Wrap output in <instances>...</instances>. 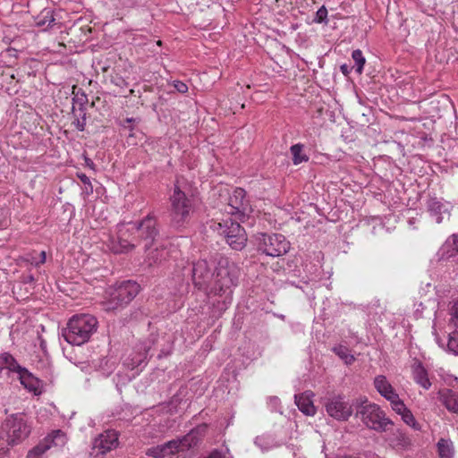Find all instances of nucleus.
<instances>
[{
	"label": "nucleus",
	"instance_id": "nucleus-1",
	"mask_svg": "<svg viewBox=\"0 0 458 458\" xmlns=\"http://www.w3.org/2000/svg\"><path fill=\"white\" fill-rule=\"evenodd\" d=\"M97 328L98 320L94 316L84 313L76 314L69 319L62 335L67 343L72 345H81L89 340Z\"/></svg>",
	"mask_w": 458,
	"mask_h": 458
},
{
	"label": "nucleus",
	"instance_id": "nucleus-2",
	"mask_svg": "<svg viewBox=\"0 0 458 458\" xmlns=\"http://www.w3.org/2000/svg\"><path fill=\"white\" fill-rule=\"evenodd\" d=\"M356 409V417L360 418L367 428L377 432H386L394 422L386 417L380 407L369 403L367 398H359L353 402Z\"/></svg>",
	"mask_w": 458,
	"mask_h": 458
},
{
	"label": "nucleus",
	"instance_id": "nucleus-3",
	"mask_svg": "<svg viewBox=\"0 0 458 458\" xmlns=\"http://www.w3.org/2000/svg\"><path fill=\"white\" fill-rule=\"evenodd\" d=\"M170 203L169 225L172 228L182 231L191 221V214L193 210L192 200L187 197L185 192L177 184H174V192L170 197Z\"/></svg>",
	"mask_w": 458,
	"mask_h": 458
},
{
	"label": "nucleus",
	"instance_id": "nucleus-4",
	"mask_svg": "<svg viewBox=\"0 0 458 458\" xmlns=\"http://www.w3.org/2000/svg\"><path fill=\"white\" fill-rule=\"evenodd\" d=\"M140 285L134 280H123L108 289L107 310L127 306L140 292Z\"/></svg>",
	"mask_w": 458,
	"mask_h": 458
},
{
	"label": "nucleus",
	"instance_id": "nucleus-5",
	"mask_svg": "<svg viewBox=\"0 0 458 458\" xmlns=\"http://www.w3.org/2000/svg\"><path fill=\"white\" fill-rule=\"evenodd\" d=\"M130 224L138 232L140 240L144 242L145 250H149L156 246L160 238L161 225L154 211H150L141 220L131 222Z\"/></svg>",
	"mask_w": 458,
	"mask_h": 458
},
{
	"label": "nucleus",
	"instance_id": "nucleus-6",
	"mask_svg": "<svg viewBox=\"0 0 458 458\" xmlns=\"http://www.w3.org/2000/svg\"><path fill=\"white\" fill-rule=\"evenodd\" d=\"M7 435L8 445H17L25 440L30 434L31 426L22 412L9 415L2 425Z\"/></svg>",
	"mask_w": 458,
	"mask_h": 458
},
{
	"label": "nucleus",
	"instance_id": "nucleus-7",
	"mask_svg": "<svg viewBox=\"0 0 458 458\" xmlns=\"http://www.w3.org/2000/svg\"><path fill=\"white\" fill-rule=\"evenodd\" d=\"M255 239L257 251L269 257H280L290 249L289 242L280 233H260L255 235Z\"/></svg>",
	"mask_w": 458,
	"mask_h": 458
},
{
	"label": "nucleus",
	"instance_id": "nucleus-8",
	"mask_svg": "<svg viewBox=\"0 0 458 458\" xmlns=\"http://www.w3.org/2000/svg\"><path fill=\"white\" fill-rule=\"evenodd\" d=\"M237 281V267L234 264H230L227 259L220 260L218 267L214 269V278L210 288L216 294H220L235 285Z\"/></svg>",
	"mask_w": 458,
	"mask_h": 458
},
{
	"label": "nucleus",
	"instance_id": "nucleus-9",
	"mask_svg": "<svg viewBox=\"0 0 458 458\" xmlns=\"http://www.w3.org/2000/svg\"><path fill=\"white\" fill-rule=\"evenodd\" d=\"M220 234L224 235L228 245L235 250H242L247 243L246 232L241 225L232 218L219 223Z\"/></svg>",
	"mask_w": 458,
	"mask_h": 458
},
{
	"label": "nucleus",
	"instance_id": "nucleus-10",
	"mask_svg": "<svg viewBox=\"0 0 458 458\" xmlns=\"http://www.w3.org/2000/svg\"><path fill=\"white\" fill-rule=\"evenodd\" d=\"M324 406L330 417L344 421L352 416L354 405L346 402L343 395L337 394L325 398Z\"/></svg>",
	"mask_w": 458,
	"mask_h": 458
},
{
	"label": "nucleus",
	"instance_id": "nucleus-11",
	"mask_svg": "<svg viewBox=\"0 0 458 458\" xmlns=\"http://www.w3.org/2000/svg\"><path fill=\"white\" fill-rule=\"evenodd\" d=\"M118 434L115 430H106L96 437L92 442L89 456L102 458L118 445Z\"/></svg>",
	"mask_w": 458,
	"mask_h": 458
},
{
	"label": "nucleus",
	"instance_id": "nucleus-12",
	"mask_svg": "<svg viewBox=\"0 0 458 458\" xmlns=\"http://www.w3.org/2000/svg\"><path fill=\"white\" fill-rule=\"evenodd\" d=\"M191 279L199 290H207L212 284L214 269L206 259H199L192 263Z\"/></svg>",
	"mask_w": 458,
	"mask_h": 458
},
{
	"label": "nucleus",
	"instance_id": "nucleus-13",
	"mask_svg": "<svg viewBox=\"0 0 458 458\" xmlns=\"http://www.w3.org/2000/svg\"><path fill=\"white\" fill-rule=\"evenodd\" d=\"M208 430V425L205 423L199 424L194 428H192L188 434L185 436L173 439L174 442L178 445V452L184 453L191 448L196 446L202 437L206 435Z\"/></svg>",
	"mask_w": 458,
	"mask_h": 458
},
{
	"label": "nucleus",
	"instance_id": "nucleus-14",
	"mask_svg": "<svg viewBox=\"0 0 458 458\" xmlns=\"http://www.w3.org/2000/svg\"><path fill=\"white\" fill-rule=\"evenodd\" d=\"M228 205L231 208L229 213L245 216L247 213L251 211L250 200L247 199L246 191L242 188H235L229 196Z\"/></svg>",
	"mask_w": 458,
	"mask_h": 458
},
{
	"label": "nucleus",
	"instance_id": "nucleus-15",
	"mask_svg": "<svg viewBox=\"0 0 458 458\" xmlns=\"http://www.w3.org/2000/svg\"><path fill=\"white\" fill-rule=\"evenodd\" d=\"M146 454L153 458H180L178 445L174 440L148 448Z\"/></svg>",
	"mask_w": 458,
	"mask_h": 458
},
{
	"label": "nucleus",
	"instance_id": "nucleus-16",
	"mask_svg": "<svg viewBox=\"0 0 458 458\" xmlns=\"http://www.w3.org/2000/svg\"><path fill=\"white\" fill-rule=\"evenodd\" d=\"M427 208L431 216L436 217V222L440 224L445 217H450L449 203H443L437 198L431 197L427 201Z\"/></svg>",
	"mask_w": 458,
	"mask_h": 458
},
{
	"label": "nucleus",
	"instance_id": "nucleus-17",
	"mask_svg": "<svg viewBox=\"0 0 458 458\" xmlns=\"http://www.w3.org/2000/svg\"><path fill=\"white\" fill-rule=\"evenodd\" d=\"M18 378L20 380V383L29 392L33 393L35 395H40L42 394V381L39 378L36 377L26 368L23 369V371L18 374Z\"/></svg>",
	"mask_w": 458,
	"mask_h": 458
},
{
	"label": "nucleus",
	"instance_id": "nucleus-18",
	"mask_svg": "<svg viewBox=\"0 0 458 458\" xmlns=\"http://www.w3.org/2000/svg\"><path fill=\"white\" fill-rule=\"evenodd\" d=\"M450 315V323L455 327V329L449 334L447 348L450 352L458 355V300L452 306Z\"/></svg>",
	"mask_w": 458,
	"mask_h": 458
},
{
	"label": "nucleus",
	"instance_id": "nucleus-19",
	"mask_svg": "<svg viewBox=\"0 0 458 458\" xmlns=\"http://www.w3.org/2000/svg\"><path fill=\"white\" fill-rule=\"evenodd\" d=\"M439 401L452 413L458 414V392L444 388L437 393Z\"/></svg>",
	"mask_w": 458,
	"mask_h": 458
},
{
	"label": "nucleus",
	"instance_id": "nucleus-20",
	"mask_svg": "<svg viewBox=\"0 0 458 458\" xmlns=\"http://www.w3.org/2000/svg\"><path fill=\"white\" fill-rule=\"evenodd\" d=\"M374 386L377 391L389 402L392 399H396V395H398L394 387L387 381L386 377L383 375H379L375 377Z\"/></svg>",
	"mask_w": 458,
	"mask_h": 458
},
{
	"label": "nucleus",
	"instance_id": "nucleus-21",
	"mask_svg": "<svg viewBox=\"0 0 458 458\" xmlns=\"http://www.w3.org/2000/svg\"><path fill=\"white\" fill-rule=\"evenodd\" d=\"M412 375L414 381L424 389H428L431 386L428 371L420 361L416 360L412 365Z\"/></svg>",
	"mask_w": 458,
	"mask_h": 458
},
{
	"label": "nucleus",
	"instance_id": "nucleus-22",
	"mask_svg": "<svg viewBox=\"0 0 458 458\" xmlns=\"http://www.w3.org/2000/svg\"><path fill=\"white\" fill-rule=\"evenodd\" d=\"M295 403L299 410L308 416H313L316 413V408L313 402L306 393L301 394H295Z\"/></svg>",
	"mask_w": 458,
	"mask_h": 458
},
{
	"label": "nucleus",
	"instance_id": "nucleus-23",
	"mask_svg": "<svg viewBox=\"0 0 458 458\" xmlns=\"http://www.w3.org/2000/svg\"><path fill=\"white\" fill-rule=\"evenodd\" d=\"M77 89L76 86L72 87V94L75 96L72 98V114L75 115V105L79 106V112L86 111V105L88 103V97L85 94V92L79 89L77 92H75V89Z\"/></svg>",
	"mask_w": 458,
	"mask_h": 458
},
{
	"label": "nucleus",
	"instance_id": "nucleus-24",
	"mask_svg": "<svg viewBox=\"0 0 458 458\" xmlns=\"http://www.w3.org/2000/svg\"><path fill=\"white\" fill-rule=\"evenodd\" d=\"M437 446L440 458H453L454 449L453 442L450 439L440 438Z\"/></svg>",
	"mask_w": 458,
	"mask_h": 458
},
{
	"label": "nucleus",
	"instance_id": "nucleus-25",
	"mask_svg": "<svg viewBox=\"0 0 458 458\" xmlns=\"http://www.w3.org/2000/svg\"><path fill=\"white\" fill-rule=\"evenodd\" d=\"M303 148L304 145L301 143L294 144L290 148L293 165H297L309 160V157L303 153Z\"/></svg>",
	"mask_w": 458,
	"mask_h": 458
},
{
	"label": "nucleus",
	"instance_id": "nucleus-26",
	"mask_svg": "<svg viewBox=\"0 0 458 458\" xmlns=\"http://www.w3.org/2000/svg\"><path fill=\"white\" fill-rule=\"evenodd\" d=\"M134 248V244L131 243L126 239H123L122 236H118L116 241L112 242V250L114 253H123L128 252Z\"/></svg>",
	"mask_w": 458,
	"mask_h": 458
},
{
	"label": "nucleus",
	"instance_id": "nucleus-27",
	"mask_svg": "<svg viewBox=\"0 0 458 458\" xmlns=\"http://www.w3.org/2000/svg\"><path fill=\"white\" fill-rule=\"evenodd\" d=\"M333 352L346 364H352L355 360L354 356L350 353V351L346 346L339 344L333 348Z\"/></svg>",
	"mask_w": 458,
	"mask_h": 458
},
{
	"label": "nucleus",
	"instance_id": "nucleus-28",
	"mask_svg": "<svg viewBox=\"0 0 458 458\" xmlns=\"http://www.w3.org/2000/svg\"><path fill=\"white\" fill-rule=\"evenodd\" d=\"M393 442L400 447H407L411 445V439L400 429L393 433Z\"/></svg>",
	"mask_w": 458,
	"mask_h": 458
},
{
	"label": "nucleus",
	"instance_id": "nucleus-29",
	"mask_svg": "<svg viewBox=\"0 0 458 458\" xmlns=\"http://www.w3.org/2000/svg\"><path fill=\"white\" fill-rule=\"evenodd\" d=\"M352 58L353 59L356 66V72L360 74L363 71V66L366 63V59L363 56L361 50L356 49L352 53Z\"/></svg>",
	"mask_w": 458,
	"mask_h": 458
},
{
	"label": "nucleus",
	"instance_id": "nucleus-30",
	"mask_svg": "<svg viewBox=\"0 0 458 458\" xmlns=\"http://www.w3.org/2000/svg\"><path fill=\"white\" fill-rule=\"evenodd\" d=\"M55 18L51 14L50 11L45 10L41 16L36 18V25L38 27H43L45 25L51 26L55 22Z\"/></svg>",
	"mask_w": 458,
	"mask_h": 458
},
{
	"label": "nucleus",
	"instance_id": "nucleus-31",
	"mask_svg": "<svg viewBox=\"0 0 458 458\" xmlns=\"http://www.w3.org/2000/svg\"><path fill=\"white\" fill-rule=\"evenodd\" d=\"M49 445L47 444H39L33 447L27 454V458H40L47 450Z\"/></svg>",
	"mask_w": 458,
	"mask_h": 458
},
{
	"label": "nucleus",
	"instance_id": "nucleus-32",
	"mask_svg": "<svg viewBox=\"0 0 458 458\" xmlns=\"http://www.w3.org/2000/svg\"><path fill=\"white\" fill-rule=\"evenodd\" d=\"M86 111L80 112L79 115L75 114L74 120L72 124L76 127V129L80 131H84L86 127Z\"/></svg>",
	"mask_w": 458,
	"mask_h": 458
},
{
	"label": "nucleus",
	"instance_id": "nucleus-33",
	"mask_svg": "<svg viewBox=\"0 0 458 458\" xmlns=\"http://www.w3.org/2000/svg\"><path fill=\"white\" fill-rule=\"evenodd\" d=\"M401 416H402V420L407 425L411 426L414 429L420 428L418 422L416 421L413 414L411 413V411L409 409H407L405 411H403V413Z\"/></svg>",
	"mask_w": 458,
	"mask_h": 458
},
{
	"label": "nucleus",
	"instance_id": "nucleus-34",
	"mask_svg": "<svg viewBox=\"0 0 458 458\" xmlns=\"http://www.w3.org/2000/svg\"><path fill=\"white\" fill-rule=\"evenodd\" d=\"M393 410L402 415L408 408L405 406L403 402L400 399L399 395H396V399L390 401Z\"/></svg>",
	"mask_w": 458,
	"mask_h": 458
},
{
	"label": "nucleus",
	"instance_id": "nucleus-35",
	"mask_svg": "<svg viewBox=\"0 0 458 458\" xmlns=\"http://www.w3.org/2000/svg\"><path fill=\"white\" fill-rule=\"evenodd\" d=\"M313 21L316 23H327V10L324 5L316 12Z\"/></svg>",
	"mask_w": 458,
	"mask_h": 458
},
{
	"label": "nucleus",
	"instance_id": "nucleus-36",
	"mask_svg": "<svg viewBox=\"0 0 458 458\" xmlns=\"http://www.w3.org/2000/svg\"><path fill=\"white\" fill-rule=\"evenodd\" d=\"M108 362L109 360L106 357L99 359L97 363L95 360L93 361L95 368L104 370V373L106 371V373L109 374L108 370L111 369V366H108Z\"/></svg>",
	"mask_w": 458,
	"mask_h": 458
},
{
	"label": "nucleus",
	"instance_id": "nucleus-37",
	"mask_svg": "<svg viewBox=\"0 0 458 458\" xmlns=\"http://www.w3.org/2000/svg\"><path fill=\"white\" fill-rule=\"evenodd\" d=\"M35 281L36 279L32 274L22 275L21 276V283L24 284H33Z\"/></svg>",
	"mask_w": 458,
	"mask_h": 458
},
{
	"label": "nucleus",
	"instance_id": "nucleus-38",
	"mask_svg": "<svg viewBox=\"0 0 458 458\" xmlns=\"http://www.w3.org/2000/svg\"><path fill=\"white\" fill-rule=\"evenodd\" d=\"M174 88L177 89V91L181 93H185L188 90V86L182 81H176L174 84Z\"/></svg>",
	"mask_w": 458,
	"mask_h": 458
},
{
	"label": "nucleus",
	"instance_id": "nucleus-39",
	"mask_svg": "<svg viewBox=\"0 0 458 458\" xmlns=\"http://www.w3.org/2000/svg\"><path fill=\"white\" fill-rule=\"evenodd\" d=\"M77 177L84 185H89V183L91 182L89 177L83 173H77Z\"/></svg>",
	"mask_w": 458,
	"mask_h": 458
},
{
	"label": "nucleus",
	"instance_id": "nucleus-40",
	"mask_svg": "<svg viewBox=\"0 0 458 458\" xmlns=\"http://www.w3.org/2000/svg\"><path fill=\"white\" fill-rule=\"evenodd\" d=\"M352 67L346 64H344L340 66V70L342 72V73L345 76H348L350 72L352 71Z\"/></svg>",
	"mask_w": 458,
	"mask_h": 458
},
{
	"label": "nucleus",
	"instance_id": "nucleus-41",
	"mask_svg": "<svg viewBox=\"0 0 458 458\" xmlns=\"http://www.w3.org/2000/svg\"><path fill=\"white\" fill-rule=\"evenodd\" d=\"M46 262V251L40 252V260L38 261H32V264H34L36 267L40 266L41 264H44Z\"/></svg>",
	"mask_w": 458,
	"mask_h": 458
},
{
	"label": "nucleus",
	"instance_id": "nucleus-42",
	"mask_svg": "<svg viewBox=\"0 0 458 458\" xmlns=\"http://www.w3.org/2000/svg\"><path fill=\"white\" fill-rule=\"evenodd\" d=\"M207 458H225L223 454L217 450L213 451Z\"/></svg>",
	"mask_w": 458,
	"mask_h": 458
},
{
	"label": "nucleus",
	"instance_id": "nucleus-43",
	"mask_svg": "<svg viewBox=\"0 0 458 458\" xmlns=\"http://www.w3.org/2000/svg\"><path fill=\"white\" fill-rule=\"evenodd\" d=\"M84 160H85V164H86V165H87L89 168H90V169H92V170H95V169H96V165L94 164V162L92 161V159H90V158H89V157H85Z\"/></svg>",
	"mask_w": 458,
	"mask_h": 458
},
{
	"label": "nucleus",
	"instance_id": "nucleus-44",
	"mask_svg": "<svg viewBox=\"0 0 458 458\" xmlns=\"http://www.w3.org/2000/svg\"><path fill=\"white\" fill-rule=\"evenodd\" d=\"M146 358H147V352L145 353V356H144V358H143V359H142V358H140V357H139V359H138V358H133V359H132V362H133V364H134L136 367H139Z\"/></svg>",
	"mask_w": 458,
	"mask_h": 458
},
{
	"label": "nucleus",
	"instance_id": "nucleus-45",
	"mask_svg": "<svg viewBox=\"0 0 458 458\" xmlns=\"http://www.w3.org/2000/svg\"><path fill=\"white\" fill-rule=\"evenodd\" d=\"M139 121H140V120H139V119H136V118H126V119L123 121V123H124V124H131V123H136V122H137V123H139Z\"/></svg>",
	"mask_w": 458,
	"mask_h": 458
},
{
	"label": "nucleus",
	"instance_id": "nucleus-46",
	"mask_svg": "<svg viewBox=\"0 0 458 458\" xmlns=\"http://www.w3.org/2000/svg\"><path fill=\"white\" fill-rule=\"evenodd\" d=\"M85 191L87 192V194L93 192V186L91 182L89 183V185H85Z\"/></svg>",
	"mask_w": 458,
	"mask_h": 458
},
{
	"label": "nucleus",
	"instance_id": "nucleus-47",
	"mask_svg": "<svg viewBox=\"0 0 458 458\" xmlns=\"http://www.w3.org/2000/svg\"><path fill=\"white\" fill-rule=\"evenodd\" d=\"M169 354H170V352L161 351L160 353L157 355V359L160 360L163 357L168 356Z\"/></svg>",
	"mask_w": 458,
	"mask_h": 458
},
{
	"label": "nucleus",
	"instance_id": "nucleus-48",
	"mask_svg": "<svg viewBox=\"0 0 458 458\" xmlns=\"http://www.w3.org/2000/svg\"><path fill=\"white\" fill-rule=\"evenodd\" d=\"M122 126L123 127V129L128 130L129 131H133L134 130V127L131 124L122 123Z\"/></svg>",
	"mask_w": 458,
	"mask_h": 458
},
{
	"label": "nucleus",
	"instance_id": "nucleus-49",
	"mask_svg": "<svg viewBox=\"0 0 458 458\" xmlns=\"http://www.w3.org/2000/svg\"><path fill=\"white\" fill-rule=\"evenodd\" d=\"M337 458H360L359 455L354 454H344V455H339Z\"/></svg>",
	"mask_w": 458,
	"mask_h": 458
},
{
	"label": "nucleus",
	"instance_id": "nucleus-50",
	"mask_svg": "<svg viewBox=\"0 0 458 458\" xmlns=\"http://www.w3.org/2000/svg\"><path fill=\"white\" fill-rule=\"evenodd\" d=\"M133 136H134L133 132H132V131H130V132H129V137H133Z\"/></svg>",
	"mask_w": 458,
	"mask_h": 458
},
{
	"label": "nucleus",
	"instance_id": "nucleus-51",
	"mask_svg": "<svg viewBox=\"0 0 458 458\" xmlns=\"http://www.w3.org/2000/svg\"><path fill=\"white\" fill-rule=\"evenodd\" d=\"M133 136H134L133 132H132V131H130V132H129V137H133Z\"/></svg>",
	"mask_w": 458,
	"mask_h": 458
}]
</instances>
